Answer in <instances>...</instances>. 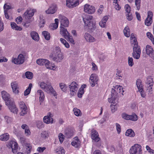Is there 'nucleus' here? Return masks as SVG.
I'll list each match as a JSON object with an SVG mask.
<instances>
[{
	"instance_id": "nucleus-40",
	"label": "nucleus",
	"mask_w": 154,
	"mask_h": 154,
	"mask_svg": "<svg viewBox=\"0 0 154 154\" xmlns=\"http://www.w3.org/2000/svg\"><path fill=\"white\" fill-rule=\"evenodd\" d=\"M42 34L45 38L47 40H49L50 38V33L46 31H44L42 32Z\"/></svg>"
},
{
	"instance_id": "nucleus-25",
	"label": "nucleus",
	"mask_w": 154,
	"mask_h": 154,
	"mask_svg": "<svg viewBox=\"0 0 154 154\" xmlns=\"http://www.w3.org/2000/svg\"><path fill=\"white\" fill-rule=\"evenodd\" d=\"M84 36L86 41L88 42H92L96 41L95 38L90 34L87 32L85 33Z\"/></svg>"
},
{
	"instance_id": "nucleus-54",
	"label": "nucleus",
	"mask_w": 154,
	"mask_h": 154,
	"mask_svg": "<svg viewBox=\"0 0 154 154\" xmlns=\"http://www.w3.org/2000/svg\"><path fill=\"white\" fill-rule=\"evenodd\" d=\"M65 135L66 137L69 138L73 136V133L69 131H66L65 133Z\"/></svg>"
},
{
	"instance_id": "nucleus-64",
	"label": "nucleus",
	"mask_w": 154,
	"mask_h": 154,
	"mask_svg": "<svg viewBox=\"0 0 154 154\" xmlns=\"http://www.w3.org/2000/svg\"><path fill=\"white\" fill-rule=\"evenodd\" d=\"M91 64L92 66V70L93 71H95L97 70L98 69V67L94 63L92 62Z\"/></svg>"
},
{
	"instance_id": "nucleus-51",
	"label": "nucleus",
	"mask_w": 154,
	"mask_h": 154,
	"mask_svg": "<svg viewBox=\"0 0 154 154\" xmlns=\"http://www.w3.org/2000/svg\"><path fill=\"white\" fill-rule=\"evenodd\" d=\"M130 115H128L126 113L123 112L122 114V116L123 119L126 120H129L130 119Z\"/></svg>"
},
{
	"instance_id": "nucleus-5",
	"label": "nucleus",
	"mask_w": 154,
	"mask_h": 154,
	"mask_svg": "<svg viewBox=\"0 0 154 154\" xmlns=\"http://www.w3.org/2000/svg\"><path fill=\"white\" fill-rule=\"evenodd\" d=\"M50 56L52 58L54 61L58 62H60L63 58V54L58 47L56 48L55 51Z\"/></svg>"
},
{
	"instance_id": "nucleus-10",
	"label": "nucleus",
	"mask_w": 154,
	"mask_h": 154,
	"mask_svg": "<svg viewBox=\"0 0 154 154\" xmlns=\"http://www.w3.org/2000/svg\"><path fill=\"white\" fill-rule=\"evenodd\" d=\"M58 18L60 23V27H67L68 26L69 22L67 18L60 14L58 16Z\"/></svg>"
},
{
	"instance_id": "nucleus-30",
	"label": "nucleus",
	"mask_w": 154,
	"mask_h": 154,
	"mask_svg": "<svg viewBox=\"0 0 154 154\" xmlns=\"http://www.w3.org/2000/svg\"><path fill=\"white\" fill-rule=\"evenodd\" d=\"M125 135L127 136L133 137L135 135L134 131L131 129H128L125 133Z\"/></svg>"
},
{
	"instance_id": "nucleus-9",
	"label": "nucleus",
	"mask_w": 154,
	"mask_h": 154,
	"mask_svg": "<svg viewBox=\"0 0 154 154\" xmlns=\"http://www.w3.org/2000/svg\"><path fill=\"white\" fill-rule=\"evenodd\" d=\"M25 61V57L23 54H19L17 58L13 57L12 59V63L16 64H23Z\"/></svg>"
},
{
	"instance_id": "nucleus-17",
	"label": "nucleus",
	"mask_w": 154,
	"mask_h": 154,
	"mask_svg": "<svg viewBox=\"0 0 154 154\" xmlns=\"http://www.w3.org/2000/svg\"><path fill=\"white\" fill-rule=\"evenodd\" d=\"M36 11L35 9H28L23 14V17L26 19H30L33 16L34 12Z\"/></svg>"
},
{
	"instance_id": "nucleus-47",
	"label": "nucleus",
	"mask_w": 154,
	"mask_h": 154,
	"mask_svg": "<svg viewBox=\"0 0 154 154\" xmlns=\"http://www.w3.org/2000/svg\"><path fill=\"white\" fill-rule=\"evenodd\" d=\"M131 44L132 45H134V47H136V48H140L139 46L138 45V42H137V40L136 38H135L133 40H131Z\"/></svg>"
},
{
	"instance_id": "nucleus-29",
	"label": "nucleus",
	"mask_w": 154,
	"mask_h": 154,
	"mask_svg": "<svg viewBox=\"0 0 154 154\" xmlns=\"http://www.w3.org/2000/svg\"><path fill=\"white\" fill-rule=\"evenodd\" d=\"M30 35L32 38L35 41H38L39 40V36L38 33L35 31L31 32Z\"/></svg>"
},
{
	"instance_id": "nucleus-14",
	"label": "nucleus",
	"mask_w": 154,
	"mask_h": 154,
	"mask_svg": "<svg viewBox=\"0 0 154 154\" xmlns=\"http://www.w3.org/2000/svg\"><path fill=\"white\" fill-rule=\"evenodd\" d=\"M79 0H66V5L69 8H72L78 5Z\"/></svg>"
},
{
	"instance_id": "nucleus-38",
	"label": "nucleus",
	"mask_w": 154,
	"mask_h": 154,
	"mask_svg": "<svg viewBox=\"0 0 154 154\" xmlns=\"http://www.w3.org/2000/svg\"><path fill=\"white\" fill-rule=\"evenodd\" d=\"M60 41L61 43L63 44L66 48H69L70 45L69 43L64 38H60Z\"/></svg>"
},
{
	"instance_id": "nucleus-1",
	"label": "nucleus",
	"mask_w": 154,
	"mask_h": 154,
	"mask_svg": "<svg viewBox=\"0 0 154 154\" xmlns=\"http://www.w3.org/2000/svg\"><path fill=\"white\" fill-rule=\"evenodd\" d=\"M124 91L123 88L122 86L116 85L115 87L112 88L111 90V97L108 99V101L111 103L114 104L116 102H117V99H116L117 92L123 95V93Z\"/></svg>"
},
{
	"instance_id": "nucleus-22",
	"label": "nucleus",
	"mask_w": 154,
	"mask_h": 154,
	"mask_svg": "<svg viewBox=\"0 0 154 154\" xmlns=\"http://www.w3.org/2000/svg\"><path fill=\"white\" fill-rule=\"evenodd\" d=\"M81 141L77 137H76L73 138L71 142L72 145L75 148L79 147L81 145Z\"/></svg>"
},
{
	"instance_id": "nucleus-61",
	"label": "nucleus",
	"mask_w": 154,
	"mask_h": 154,
	"mask_svg": "<svg viewBox=\"0 0 154 154\" xmlns=\"http://www.w3.org/2000/svg\"><path fill=\"white\" fill-rule=\"evenodd\" d=\"M111 108L112 112L113 113L116 110L117 107L116 105H111Z\"/></svg>"
},
{
	"instance_id": "nucleus-11",
	"label": "nucleus",
	"mask_w": 154,
	"mask_h": 154,
	"mask_svg": "<svg viewBox=\"0 0 154 154\" xmlns=\"http://www.w3.org/2000/svg\"><path fill=\"white\" fill-rule=\"evenodd\" d=\"M84 11L86 13L92 14L95 12V8L93 6L87 4L84 5Z\"/></svg>"
},
{
	"instance_id": "nucleus-4",
	"label": "nucleus",
	"mask_w": 154,
	"mask_h": 154,
	"mask_svg": "<svg viewBox=\"0 0 154 154\" xmlns=\"http://www.w3.org/2000/svg\"><path fill=\"white\" fill-rule=\"evenodd\" d=\"M36 63L38 64L41 66L45 65L46 68L49 69L54 70L56 69L55 65H51L49 60L47 59H38L37 60Z\"/></svg>"
},
{
	"instance_id": "nucleus-32",
	"label": "nucleus",
	"mask_w": 154,
	"mask_h": 154,
	"mask_svg": "<svg viewBox=\"0 0 154 154\" xmlns=\"http://www.w3.org/2000/svg\"><path fill=\"white\" fill-rule=\"evenodd\" d=\"M11 26L12 29L15 30L21 31L22 29L21 27L18 26L17 24L14 22L11 23Z\"/></svg>"
},
{
	"instance_id": "nucleus-34",
	"label": "nucleus",
	"mask_w": 154,
	"mask_h": 154,
	"mask_svg": "<svg viewBox=\"0 0 154 154\" xmlns=\"http://www.w3.org/2000/svg\"><path fill=\"white\" fill-rule=\"evenodd\" d=\"M9 138V136L8 133H5L0 136V140L2 141H6Z\"/></svg>"
},
{
	"instance_id": "nucleus-62",
	"label": "nucleus",
	"mask_w": 154,
	"mask_h": 154,
	"mask_svg": "<svg viewBox=\"0 0 154 154\" xmlns=\"http://www.w3.org/2000/svg\"><path fill=\"white\" fill-rule=\"evenodd\" d=\"M25 134L26 135L27 137L30 135L31 133L28 128H26L25 130Z\"/></svg>"
},
{
	"instance_id": "nucleus-52",
	"label": "nucleus",
	"mask_w": 154,
	"mask_h": 154,
	"mask_svg": "<svg viewBox=\"0 0 154 154\" xmlns=\"http://www.w3.org/2000/svg\"><path fill=\"white\" fill-rule=\"evenodd\" d=\"M84 89H82V88H79L78 93V97L79 98H81L84 93Z\"/></svg>"
},
{
	"instance_id": "nucleus-55",
	"label": "nucleus",
	"mask_w": 154,
	"mask_h": 154,
	"mask_svg": "<svg viewBox=\"0 0 154 154\" xmlns=\"http://www.w3.org/2000/svg\"><path fill=\"white\" fill-rule=\"evenodd\" d=\"M127 18L128 20L130 21L133 19V17L131 12L125 13Z\"/></svg>"
},
{
	"instance_id": "nucleus-53",
	"label": "nucleus",
	"mask_w": 154,
	"mask_h": 154,
	"mask_svg": "<svg viewBox=\"0 0 154 154\" xmlns=\"http://www.w3.org/2000/svg\"><path fill=\"white\" fill-rule=\"evenodd\" d=\"M115 125L117 133L118 134H120L121 132V127L120 125L118 123H116Z\"/></svg>"
},
{
	"instance_id": "nucleus-8",
	"label": "nucleus",
	"mask_w": 154,
	"mask_h": 154,
	"mask_svg": "<svg viewBox=\"0 0 154 154\" xmlns=\"http://www.w3.org/2000/svg\"><path fill=\"white\" fill-rule=\"evenodd\" d=\"M99 78L97 74L95 73L92 74L90 77L89 82L91 86L92 87L94 86L98 83Z\"/></svg>"
},
{
	"instance_id": "nucleus-33",
	"label": "nucleus",
	"mask_w": 154,
	"mask_h": 154,
	"mask_svg": "<svg viewBox=\"0 0 154 154\" xmlns=\"http://www.w3.org/2000/svg\"><path fill=\"white\" fill-rule=\"evenodd\" d=\"M39 26L40 28L43 27L45 23V21L44 17L42 16H40L39 17Z\"/></svg>"
},
{
	"instance_id": "nucleus-44",
	"label": "nucleus",
	"mask_w": 154,
	"mask_h": 154,
	"mask_svg": "<svg viewBox=\"0 0 154 154\" xmlns=\"http://www.w3.org/2000/svg\"><path fill=\"white\" fill-rule=\"evenodd\" d=\"M26 147V152L27 153L30 152L31 151L32 146L31 144L29 143H26L25 144Z\"/></svg>"
},
{
	"instance_id": "nucleus-41",
	"label": "nucleus",
	"mask_w": 154,
	"mask_h": 154,
	"mask_svg": "<svg viewBox=\"0 0 154 154\" xmlns=\"http://www.w3.org/2000/svg\"><path fill=\"white\" fill-rule=\"evenodd\" d=\"M32 87V84L30 83L28 88L24 91V96H26L30 93Z\"/></svg>"
},
{
	"instance_id": "nucleus-36",
	"label": "nucleus",
	"mask_w": 154,
	"mask_h": 154,
	"mask_svg": "<svg viewBox=\"0 0 154 154\" xmlns=\"http://www.w3.org/2000/svg\"><path fill=\"white\" fill-rule=\"evenodd\" d=\"M37 94L39 96V99L40 101H42L45 97L44 92L41 90H39L37 92Z\"/></svg>"
},
{
	"instance_id": "nucleus-39",
	"label": "nucleus",
	"mask_w": 154,
	"mask_h": 154,
	"mask_svg": "<svg viewBox=\"0 0 154 154\" xmlns=\"http://www.w3.org/2000/svg\"><path fill=\"white\" fill-rule=\"evenodd\" d=\"M73 111L74 115L76 116H80L82 115L81 111L77 108H74L73 109Z\"/></svg>"
},
{
	"instance_id": "nucleus-20",
	"label": "nucleus",
	"mask_w": 154,
	"mask_h": 154,
	"mask_svg": "<svg viewBox=\"0 0 154 154\" xmlns=\"http://www.w3.org/2000/svg\"><path fill=\"white\" fill-rule=\"evenodd\" d=\"M146 52L147 55L154 59V51L152 47L149 45H147L146 48Z\"/></svg>"
},
{
	"instance_id": "nucleus-56",
	"label": "nucleus",
	"mask_w": 154,
	"mask_h": 154,
	"mask_svg": "<svg viewBox=\"0 0 154 154\" xmlns=\"http://www.w3.org/2000/svg\"><path fill=\"white\" fill-rule=\"evenodd\" d=\"M58 138L60 143H62L64 139V136L63 134L60 133L58 135Z\"/></svg>"
},
{
	"instance_id": "nucleus-26",
	"label": "nucleus",
	"mask_w": 154,
	"mask_h": 154,
	"mask_svg": "<svg viewBox=\"0 0 154 154\" xmlns=\"http://www.w3.org/2000/svg\"><path fill=\"white\" fill-rule=\"evenodd\" d=\"M11 86L12 89L13 91L15 94L18 93V83L16 82H13L11 83Z\"/></svg>"
},
{
	"instance_id": "nucleus-13",
	"label": "nucleus",
	"mask_w": 154,
	"mask_h": 154,
	"mask_svg": "<svg viewBox=\"0 0 154 154\" xmlns=\"http://www.w3.org/2000/svg\"><path fill=\"white\" fill-rule=\"evenodd\" d=\"M19 105L21 110L20 113V115L23 116L26 114L27 109L25 103L23 101H21L19 102Z\"/></svg>"
},
{
	"instance_id": "nucleus-16",
	"label": "nucleus",
	"mask_w": 154,
	"mask_h": 154,
	"mask_svg": "<svg viewBox=\"0 0 154 154\" xmlns=\"http://www.w3.org/2000/svg\"><path fill=\"white\" fill-rule=\"evenodd\" d=\"M2 95L3 99L5 101L6 105L9 104L10 102L12 100L10 98L9 94L5 91L2 92Z\"/></svg>"
},
{
	"instance_id": "nucleus-37",
	"label": "nucleus",
	"mask_w": 154,
	"mask_h": 154,
	"mask_svg": "<svg viewBox=\"0 0 154 154\" xmlns=\"http://www.w3.org/2000/svg\"><path fill=\"white\" fill-rule=\"evenodd\" d=\"M130 29L128 26H126L125 28L123 30V32L125 35L126 37H129L130 36Z\"/></svg>"
},
{
	"instance_id": "nucleus-28",
	"label": "nucleus",
	"mask_w": 154,
	"mask_h": 154,
	"mask_svg": "<svg viewBox=\"0 0 154 154\" xmlns=\"http://www.w3.org/2000/svg\"><path fill=\"white\" fill-rule=\"evenodd\" d=\"M60 33L65 39H66V37L70 34L67 29L64 27H60Z\"/></svg>"
},
{
	"instance_id": "nucleus-58",
	"label": "nucleus",
	"mask_w": 154,
	"mask_h": 154,
	"mask_svg": "<svg viewBox=\"0 0 154 154\" xmlns=\"http://www.w3.org/2000/svg\"><path fill=\"white\" fill-rule=\"evenodd\" d=\"M125 8L126 13L131 12V8L128 4H126L125 6Z\"/></svg>"
},
{
	"instance_id": "nucleus-46",
	"label": "nucleus",
	"mask_w": 154,
	"mask_h": 154,
	"mask_svg": "<svg viewBox=\"0 0 154 154\" xmlns=\"http://www.w3.org/2000/svg\"><path fill=\"white\" fill-rule=\"evenodd\" d=\"M66 39L72 44L74 45L75 44V41L72 37L70 35V34L68 35L66 37Z\"/></svg>"
},
{
	"instance_id": "nucleus-2",
	"label": "nucleus",
	"mask_w": 154,
	"mask_h": 154,
	"mask_svg": "<svg viewBox=\"0 0 154 154\" xmlns=\"http://www.w3.org/2000/svg\"><path fill=\"white\" fill-rule=\"evenodd\" d=\"M93 17L89 15L83 18L85 23V26L89 31L93 32L96 28V24L95 22H93L91 20Z\"/></svg>"
},
{
	"instance_id": "nucleus-63",
	"label": "nucleus",
	"mask_w": 154,
	"mask_h": 154,
	"mask_svg": "<svg viewBox=\"0 0 154 154\" xmlns=\"http://www.w3.org/2000/svg\"><path fill=\"white\" fill-rule=\"evenodd\" d=\"M46 149L45 147H39L37 148V151L39 153H42L43 152L44 150Z\"/></svg>"
},
{
	"instance_id": "nucleus-43",
	"label": "nucleus",
	"mask_w": 154,
	"mask_h": 154,
	"mask_svg": "<svg viewBox=\"0 0 154 154\" xmlns=\"http://www.w3.org/2000/svg\"><path fill=\"white\" fill-rule=\"evenodd\" d=\"M129 120L134 121H137L138 119L137 116L135 113H133L131 115H130Z\"/></svg>"
},
{
	"instance_id": "nucleus-49",
	"label": "nucleus",
	"mask_w": 154,
	"mask_h": 154,
	"mask_svg": "<svg viewBox=\"0 0 154 154\" xmlns=\"http://www.w3.org/2000/svg\"><path fill=\"white\" fill-rule=\"evenodd\" d=\"M4 119L5 122L7 123H11L12 121V118L7 116H4Z\"/></svg>"
},
{
	"instance_id": "nucleus-42",
	"label": "nucleus",
	"mask_w": 154,
	"mask_h": 154,
	"mask_svg": "<svg viewBox=\"0 0 154 154\" xmlns=\"http://www.w3.org/2000/svg\"><path fill=\"white\" fill-rule=\"evenodd\" d=\"M49 136L48 133L45 131H42L41 134V137L42 139H45L48 138Z\"/></svg>"
},
{
	"instance_id": "nucleus-3",
	"label": "nucleus",
	"mask_w": 154,
	"mask_h": 154,
	"mask_svg": "<svg viewBox=\"0 0 154 154\" xmlns=\"http://www.w3.org/2000/svg\"><path fill=\"white\" fill-rule=\"evenodd\" d=\"M39 86L45 91L48 93H51L54 96H56L57 94L50 84H47L44 82H40L38 83Z\"/></svg>"
},
{
	"instance_id": "nucleus-19",
	"label": "nucleus",
	"mask_w": 154,
	"mask_h": 154,
	"mask_svg": "<svg viewBox=\"0 0 154 154\" xmlns=\"http://www.w3.org/2000/svg\"><path fill=\"white\" fill-rule=\"evenodd\" d=\"M8 107L10 111L13 113L17 114L18 111L17 108L16 106L14 101L13 100L11 101L8 105H6Z\"/></svg>"
},
{
	"instance_id": "nucleus-15",
	"label": "nucleus",
	"mask_w": 154,
	"mask_h": 154,
	"mask_svg": "<svg viewBox=\"0 0 154 154\" xmlns=\"http://www.w3.org/2000/svg\"><path fill=\"white\" fill-rule=\"evenodd\" d=\"M153 13L151 11H149L147 13V16L145 21V24L147 26H150L152 22Z\"/></svg>"
},
{
	"instance_id": "nucleus-59",
	"label": "nucleus",
	"mask_w": 154,
	"mask_h": 154,
	"mask_svg": "<svg viewBox=\"0 0 154 154\" xmlns=\"http://www.w3.org/2000/svg\"><path fill=\"white\" fill-rule=\"evenodd\" d=\"M146 148V150L150 154H154V150L151 149L149 146L147 145Z\"/></svg>"
},
{
	"instance_id": "nucleus-6",
	"label": "nucleus",
	"mask_w": 154,
	"mask_h": 154,
	"mask_svg": "<svg viewBox=\"0 0 154 154\" xmlns=\"http://www.w3.org/2000/svg\"><path fill=\"white\" fill-rule=\"evenodd\" d=\"M142 146L137 143L134 144L129 150L130 154H142Z\"/></svg>"
},
{
	"instance_id": "nucleus-7",
	"label": "nucleus",
	"mask_w": 154,
	"mask_h": 154,
	"mask_svg": "<svg viewBox=\"0 0 154 154\" xmlns=\"http://www.w3.org/2000/svg\"><path fill=\"white\" fill-rule=\"evenodd\" d=\"M70 94L72 96H74L76 94L78 89V85L75 82H72L69 85Z\"/></svg>"
},
{
	"instance_id": "nucleus-18",
	"label": "nucleus",
	"mask_w": 154,
	"mask_h": 154,
	"mask_svg": "<svg viewBox=\"0 0 154 154\" xmlns=\"http://www.w3.org/2000/svg\"><path fill=\"white\" fill-rule=\"evenodd\" d=\"M53 115L50 112L48 113L47 115L45 116L43 118V120L44 122L47 124L53 123Z\"/></svg>"
},
{
	"instance_id": "nucleus-60",
	"label": "nucleus",
	"mask_w": 154,
	"mask_h": 154,
	"mask_svg": "<svg viewBox=\"0 0 154 154\" xmlns=\"http://www.w3.org/2000/svg\"><path fill=\"white\" fill-rule=\"evenodd\" d=\"M103 5H100L99 8L97 11V14L99 15L101 14L103 10Z\"/></svg>"
},
{
	"instance_id": "nucleus-27",
	"label": "nucleus",
	"mask_w": 154,
	"mask_h": 154,
	"mask_svg": "<svg viewBox=\"0 0 154 154\" xmlns=\"http://www.w3.org/2000/svg\"><path fill=\"white\" fill-rule=\"evenodd\" d=\"M109 17L107 16H104L101 20L99 23V25L102 28H105L106 27V23L108 20Z\"/></svg>"
},
{
	"instance_id": "nucleus-48",
	"label": "nucleus",
	"mask_w": 154,
	"mask_h": 154,
	"mask_svg": "<svg viewBox=\"0 0 154 154\" xmlns=\"http://www.w3.org/2000/svg\"><path fill=\"white\" fill-rule=\"evenodd\" d=\"M25 75L26 77L29 79H31L33 77V73L30 72H26L25 73Z\"/></svg>"
},
{
	"instance_id": "nucleus-50",
	"label": "nucleus",
	"mask_w": 154,
	"mask_h": 154,
	"mask_svg": "<svg viewBox=\"0 0 154 154\" xmlns=\"http://www.w3.org/2000/svg\"><path fill=\"white\" fill-rule=\"evenodd\" d=\"M128 62L129 66L131 67L134 64L133 58L132 57H128Z\"/></svg>"
},
{
	"instance_id": "nucleus-21",
	"label": "nucleus",
	"mask_w": 154,
	"mask_h": 154,
	"mask_svg": "<svg viewBox=\"0 0 154 154\" xmlns=\"http://www.w3.org/2000/svg\"><path fill=\"white\" fill-rule=\"evenodd\" d=\"M133 52L132 54L133 57L137 60L139 59L141 54V49L140 48L134 47L133 48Z\"/></svg>"
},
{
	"instance_id": "nucleus-23",
	"label": "nucleus",
	"mask_w": 154,
	"mask_h": 154,
	"mask_svg": "<svg viewBox=\"0 0 154 154\" xmlns=\"http://www.w3.org/2000/svg\"><path fill=\"white\" fill-rule=\"evenodd\" d=\"M57 9L56 5L54 4L51 5L48 9L45 11L47 14H53L55 13Z\"/></svg>"
},
{
	"instance_id": "nucleus-35",
	"label": "nucleus",
	"mask_w": 154,
	"mask_h": 154,
	"mask_svg": "<svg viewBox=\"0 0 154 154\" xmlns=\"http://www.w3.org/2000/svg\"><path fill=\"white\" fill-rule=\"evenodd\" d=\"M136 85L139 91H140L143 90V88L142 86L141 80L139 79H138L136 82Z\"/></svg>"
},
{
	"instance_id": "nucleus-57",
	"label": "nucleus",
	"mask_w": 154,
	"mask_h": 154,
	"mask_svg": "<svg viewBox=\"0 0 154 154\" xmlns=\"http://www.w3.org/2000/svg\"><path fill=\"white\" fill-rule=\"evenodd\" d=\"M140 0H135V5L138 10H139L140 8Z\"/></svg>"
},
{
	"instance_id": "nucleus-45",
	"label": "nucleus",
	"mask_w": 154,
	"mask_h": 154,
	"mask_svg": "<svg viewBox=\"0 0 154 154\" xmlns=\"http://www.w3.org/2000/svg\"><path fill=\"white\" fill-rule=\"evenodd\" d=\"M146 84L150 86L151 88V91H152V86L153 85V81L152 78H147Z\"/></svg>"
},
{
	"instance_id": "nucleus-24",
	"label": "nucleus",
	"mask_w": 154,
	"mask_h": 154,
	"mask_svg": "<svg viewBox=\"0 0 154 154\" xmlns=\"http://www.w3.org/2000/svg\"><path fill=\"white\" fill-rule=\"evenodd\" d=\"M91 138L94 141L96 142H98L100 140L98 132L94 130H93L92 131Z\"/></svg>"
},
{
	"instance_id": "nucleus-12",
	"label": "nucleus",
	"mask_w": 154,
	"mask_h": 154,
	"mask_svg": "<svg viewBox=\"0 0 154 154\" xmlns=\"http://www.w3.org/2000/svg\"><path fill=\"white\" fill-rule=\"evenodd\" d=\"M7 146L12 149V151L13 153H16L17 152L18 148V144L17 142L13 140L10 141L7 144Z\"/></svg>"
},
{
	"instance_id": "nucleus-31",
	"label": "nucleus",
	"mask_w": 154,
	"mask_h": 154,
	"mask_svg": "<svg viewBox=\"0 0 154 154\" xmlns=\"http://www.w3.org/2000/svg\"><path fill=\"white\" fill-rule=\"evenodd\" d=\"M55 23L52 24L50 26V27L51 29L54 30L57 29L58 25L59 19L57 18L55 19Z\"/></svg>"
}]
</instances>
